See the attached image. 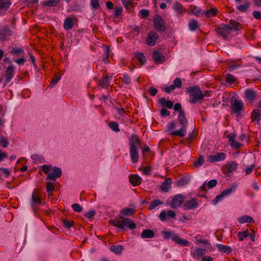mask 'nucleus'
<instances>
[{"instance_id":"obj_18","label":"nucleus","mask_w":261,"mask_h":261,"mask_svg":"<svg viewBox=\"0 0 261 261\" xmlns=\"http://www.w3.org/2000/svg\"><path fill=\"white\" fill-rule=\"evenodd\" d=\"M228 25H229L230 31L231 33L232 31L237 32L241 31L242 24L240 22L233 19H230L229 21Z\"/></svg>"},{"instance_id":"obj_57","label":"nucleus","mask_w":261,"mask_h":261,"mask_svg":"<svg viewBox=\"0 0 261 261\" xmlns=\"http://www.w3.org/2000/svg\"><path fill=\"white\" fill-rule=\"evenodd\" d=\"M173 86L175 88H181L182 87V82L180 78L176 77L173 81Z\"/></svg>"},{"instance_id":"obj_11","label":"nucleus","mask_w":261,"mask_h":261,"mask_svg":"<svg viewBox=\"0 0 261 261\" xmlns=\"http://www.w3.org/2000/svg\"><path fill=\"white\" fill-rule=\"evenodd\" d=\"M176 214L175 212L172 210L162 211L159 217L162 222L169 219V218L176 219Z\"/></svg>"},{"instance_id":"obj_31","label":"nucleus","mask_w":261,"mask_h":261,"mask_svg":"<svg viewBox=\"0 0 261 261\" xmlns=\"http://www.w3.org/2000/svg\"><path fill=\"white\" fill-rule=\"evenodd\" d=\"M238 221L240 224H243L245 223H251L254 222L253 218L247 215H244L239 217Z\"/></svg>"},{"instance_id":"obj_16","label":"nucleus","mask_w":261,"mask_h":261,"mask_svg":"<svg viewBox=\"0 0 261 261\" xmlns=\"http://www.w3.org/2000/svg\"><path fill=\"white\" fill-rule=\"evenodd\" d=\"M158 37V34L156 32H150L146 39V44L150 46H154Z\"/></svg>"},{"instance_id":"obj_42","label":"nucleus","mask_w":261,"mask_h":261,"mask_svg":"<svg viewBox=\"0 0 261 261\" xmlns=\"http://www.w3.org/2000/svg\"><path fill=\"white\" fill-rule=\"evenodd\" d=\"M110 47L108 46H106L104 50L103 57L102 59L103 62L106 64H108L109 63V58L110 56Z\"/></svg>"},{"instance_id":"obj_33","label":"nucleus","mask_w":261,"mask_h":261,"mask_svg":"<svg viewBox=\"0 0 261 261\" xmlns=\"http://www.w3.org/2000/svg\"><path fill=\"white\" fill-rule=\"evenodd\" d=\"M123 249V247L120 245H112L110 247V250L115 254H120Z\"/></svg>"},{"instance_id":"obj_51","label":"nucleus","mask_w":261,"mask_h":261,"mask_svg":"<svg viewBox=\"0 0 261 261\" xmlns=\"http://www.w3.org/2000/svg\"><path fill=\"white\" fill-rule=\"evenodd\" d=\"M204 156H202L201 155H200L198 160H197L194 162V167H195L196 168H199L201 166H202V165L204 163Z\"/></svg>"},{"instance_id":"obj_5","label":"nucleus","mask_w":261,"mask_h":261,"mask_svg":"<svg viewBox=\"0 0 261 261\" xmlns=\"http://www.w3.org/2000/svg\"><path fill=\"white\" fill-rule=\"evenodd\" d=\"M188 92L190 94L189 101L191 103H195L197 101L203 99L205 94L202 93L198 86L191 87L189 88Z\"/></svg>"},{"instance_id":"obj_49","label":"nucleus","mask_w":261,"mask_h":261,"mask_svg":"<svg viewBox=\"0 0 261 261\" xmlns=\"http://www.w3.org/2000/svg\"><path fill=\"white\" fill-rule=\"evenodd\" d=\"M189 181V179L187 177L184 176L178 180L177 184L178 186L181 187L187 185Z\"/></svg>"},{"instance_id":"obj_56","label":"nucleus","mask_w":261,"mask_h":261,"mask_svg":"<svg viewBox=\"0 0 261 261\" xmlns=\"http://www.w3.org/2000/svg\"><path fill=\"white\" fill-rule=\"evenodd\" d=\"M0 144L4 147H7L9 145V142L7 138L4 136L0 137Z\"/></svg>"},{"instance_id":"obj_64","label":"nucleus","mask_w":261,"mask_h":261,"mask_svg":"<svg viewBox=\"0 0 261 261\" xmlns=\"http://www.w3.org/2000/svg\"><path fill=\"white\" fill-rule=\"evenodd\" d=\"M54 191V186L51 182L48 181L46 183V192L48 193L53 192Z\"/></svg>"},{"instance_id":"obj_50","label":"nucleus","mask_w":261,"mask_h":261,"mask_svg":"<svg viewBox=\"0 0 261 261\" xmlns=\"http://www.w3.org/2000/svg\"><path fill=\"white\" fill-rule=\"evenodd\" d=\"M250 6L248 2L245 3L243 5L237 6V9L242 12H245L247 11Z\"/></svg>"},{"instance_id":"obj_59","label":"nucleus","mask_w":261,"mask_h":261,"mask_svg":"<svg viewBox=\"0 0 261 261\" xmlns=\"http://www.w3.org/2000/svg\"><path fill=\"white\" fill-rule=\"evenodd\" d=\"M123 12V9L122 7H116L115 10V13L114 14V18H118L122 15Z\"/></svg>"},{"instance_id":"obj_35","label":"nucleus","mask_w":261,"mask_h":261,"mask_svg":"<svg viewBox=\"0 0 261 261\" xmlns=\"http://www.w3.org/2000/svg\"><path fill=\"white\" fill-rule=\"evenodd\" d=\"M205 251L204 249L197 247L192 253V255L194 258H199L205 254Z\"/></svg>"},{"instance_id":"obj_7","label":"nucleus","mask_w":261,"mask_h":261,"mask_svg":"<svg viewBox=\"0 0 261 261\" xmlns=\"http://www.w3.org/2000/svg\"><path fill=\"white\" fill-rule=\"evenodd\" d=\"M153 24L154 29L158 32H164L166 30V26L164 21L162 17L159 15H156L153 19Z\"/></svg>"},{"instance_id":"obj_19","label":"nucleus","mask_w":261,"mask_h":261,"mask_svg":"<svg viewBox=\"0 0 261 261\" xmlns=\"http://www.w3.org/2000/svg\"><path fill=\"white\" fill-rule=\"evenodd\" d=\"M14 67L13 65H10L7 67L6 70V79L5 83H9L13 79L14 74Z\"/></svg>"},{"instance_id":"obj_8","label":"nucleus","mask_w":261,"mask_h":261,"mask_svg":"<svg viewBox=\"0 0 261 261\" xmlns=\"http://www.w3.org/2000/svg\"><path fill=\"white\" fill-rule=\"evenodd\" d=\"M217 33L224 39L226 40L228 37V35L231 33L229 25L224 23H221L217 28Z\"/></svg>"},{"instance_id":"obj_43","label":"nucleus","mask_w":261,"mask_h":261,"mask_svg":"<svg viewBox=\"0 0 261 261\" xmlns=\"http://www.w3.org/2000/svg\"><path fill=\"white\" fill-rule=\"evenodd\" d=\"M238 236L240 241H243L245 239L249 236V231L246 229L243 231H239L238 233Z\"/></svg>"},{"instance_id":"obj_21","label":"nucleus","mask_w":261,"mask_h":261,"mask_svg":"<svg viewBox=\"0 0 261 261\" xmlns=\"http://www.w3.org/2000/svg\"><path fill=\"white\" fill-rule=\"evenodd\" d=\"M129 181L133 186H137L142 183V179L138 175L132 174L129 176Z\"/></svg>"},{"instance_id":"obj_34","label":"nucleus","mask_w":261,"mask_h":261,"mask_svg":"<svg viewBox=\"0 0 261 261\" xmlns=\"http://www.w3.org/2000/svg\"><path fill=\"white\" fill-rule=\"evenodd\" d=\"M218 10L216 8H213L205 10L203 13L205 14L207 18L214 17L217 14Z\"/></svg>"},{"instance_id":"obj_60","label":"nucleus","mask_w":261,"mask_h":261,"mask_svg":"<svg viewBox=\"0 0 261 261\" xmlns=\"http://www.w3.org/2000/svg\"><path fill=\"white\" fill-rule=\"evenodd\" d=\"M122 3L126 9L133 6L134 4L133 0H122Z\"/></svg>"},{"instance_id":"obj_32","label":"nucleus","mask_w":261,"mask_h":261,"mask_svg":"<svg viewBox=\"0 0 261 261\" xmlns=\"http://www.w3.org/2000/svg\"><path fill=\"white\" fill-rule=\"evenodd\" d=\"M134 57L138 59L142 65L145 64L147 62L145 56L142 52L137 51L135 53Z\"/></svg>"},{"instance_id":"obj_9","label":"nucleus","mask_w":261,"mask_h":261,"mask_svg":"<svg viewBox=\"0 0 261 261\" xmlns=\"http://www.w3.org/2000/svg\"><path fill=\"white\" fill-rule=\"evenodd\" d=\"M184 199L185 196L181 194L175 195L170 202V207L172 208L179 207L183 203Z\"/></svg>"},{"instance_id":"obj_61","label":"nucleus","mask_w":261,"mask_h":261,"mask_svg":"<svg viewBox=\"0 0 261 261\" xmlns=\"http://www.w3.org/2000/svg\"><path fill=\"white\" fill-rule=\"evenodd\" d=\"M71 207L75 212L81 213L83 210L82 207L77 203H74L71 205Z\"/></svg>"},{"instance_id":"obj_26","label":"nucleus","mask_w":261,"mask_h":261,"mask_svg":"<svg viewBox=\"0 0 261 261\" xmlns=\"http://www.w3.org/2000/svg\"><path fill=\"white\" fill-rule=\"evenodd\" d=\"M159 103L163 107H165L169 109H172L174 106V101L167 100L165 97H162L159 99Z\"/></svg>"},{"instance_id":"obj_47","label":"nucleus","mask_w":261,"mask_h":261,"mask_svg":"<svg viewBox=\"0 0 261 261\" xmlns=\"http://www.w3.org/2000/svg\"><path fill=\"white\" fill-rule=\"evenodd\" d=\"M236 80V77L234 75H233L230 73H228L226 75L225 81L227 83H228L230 85H231V84L234 83Z\"/></svg>"},{"instance_id":"obj_13","label":"nucleus","mask_w":261,"mask_h":261,"mask_svg":"<svg viewBox=\"0 0 261 261\" xmlns=\"http://www.w3.org/2000/svg\"><path fill=\"white\" fill-rule=\"evenodd\" d=\"M42 201L39 193H36L35 192L32 195L30 204L33 210L38 207L41 204Z\"/></svg>"},{"instance_id":"obj_1","label":"nucleus","mask_w":261,"mask_h":261,"mask_svg":"<svg viewBox=\"0 0 261 261\" xmlns=\"http://www.w3.org/2000/svg\"><path fill=\"white\" fill-rule=\"evenodd\" d=\"M128 141L131 160L133 163H137L139 157L138 148L141 147V141L138 135L133 134L129 138Z\"/></svg>"},{"instance_id":"obj_52","label":"nucleus","mask_w":261,"mask_h":261,"mask_svg":"<svg viewBox=\"0 0 261 261\" xmlns=\"http://www.w3.org/2000/svg\"><path fill=\"white\" fill-rule=\"evenodd\" d=\"M109 127L115 132H119L120 131L119 124L117 122L112 121L110 122Z\"/></svg>"},{"instance_id":"obj_63","label":"nucleus","mask_w":261,"mask_h":261,"mask_svg":"<svg viewBox=\"0 0 261 261\" xmlns=\"http://www.w3.org/2000/svg\"><path fill=\"white\" fill-rule=\"evenodd\" d=\"M41 168L42 171L48 175V174H49V171L51 168V165H48L46 164H44L41 166Z\"/></svg>"},{"instance_id":"obj_6","label":"nucleus","mask_w":261,"mask_h":261,"mask_svg":"<svg viewBox=\"0 0 261 261\" xmlns=\"http://www.w3.org/2000/svg\"><path fill=\"white\" fill-rule=\"evenodd\" d=\"M257 92L252 88L245 89L244 93V98L246 102L253 103L257 98Z\"/></svg>"},{"instance_id":"obj_3","label":"nucleus","mask_w":261,"mask_h":261,"mask_svg":"<svg viewBox=\"0 0 261 261\" xmlns=\"http://www.w3.org/2000/svg\"><path fill=\"white\" fill-rule=\"evenodd\" d=\"M230 114H234L238 118L241 117V114L245 109L243 101L241 100H238L234 96H232L230 98Z\"/></svg>"},{"instance_id":"obj_10","label":"nucleus","mask_w":261,"mask_h":261,"mask_svg":"<svg viewBox=\"0 0 261 261\" xmlns=\"http://www.w3.org/2000/svg\"><path fill=\"white\" fill-rule=\"evenodd\" d=\"M52 172L47 175L46 179L55 181L57 178H60L62 174V169L58 167H53L51 168Z\"/></svg>"},{"instance_id":"obj_38","label":"nucleus","mask_w":261,"mask_h":261,"mask_svg":"<svg viewBox=\"0 0 261 261\" xmlns=\"http://www.w3.org/2000/svg\"><path fill=\"white\" fill-rule=\"evenodd\" d=\"M242 66L241 65L238 64L236 61H233L230 63L227 67V70L229 71H233L237 70Z\"/></svg>"},{"instance_id":"obj_28","label":"nucleus","mask_w":261,"mask_h":261,"mask_svg":"<svg viewBox=\"0 0 261 261\" xmlns=\"http://www.w3.org/2000/svg\"><path fill=\"white\" fill-rule=\"evenodd\" d=\"M216 247L218 248V250L226 254H228L232 251V249L229 246H225L221 244H217Z\"/></svg>"},{"instance_id":"obj_55","label":"nucleus","mask_w":261,"mask_h":261,"mask_svg":"<svg viewBox=\"0 0 261 261\" xmlns=\"http://www.w3.org/2000/svg\"><path fill=\"white\" fill-rule=\"evenodd\" d=\"M23 53V50L20 48H13L10 54L16 56H19L21 53Z\"/></svg>"},{"instance_id":"obj_27","label":"nucleus","mask_w":261,"mask_h":261,"mask_svg":"<svg viewBox=\"0 0 261 261\" xmlns=\"http://www.w3.org/2000/svg\"><path fill=\"white\" fill-rule=\"evenodd\" d=\"M187 126H181V127L176 130L172 131L170 133L171 136H179L183 137L185 136L187 131Z\"/></svg>"},{"instance_id":"obj_39","label":"nucleus","mask_w":261,"mask_h":261,"mask_svg":"<svg viewBox=\"0 0 261 261\" xmlns=\"http://www.w3.org/2000/svg\"><path fill=\"white\" fill-rule=\"evenodd\" d=\"M61 0H47L43 2V5L47 7H55L60 2Z\"/></svg>"},{"instance_id":"obj_2","label":"nucleus","mask_w":261,"mask_h":261,"mask_svg":"<svg viewBox=\"0 0 261 261\" xmlns=\"http://www.w3.org/2000/svg\"><path fill=\"white\" fill-rule=\"evenodd\" d=\"M111 224L117 227L119 230L125 231L127 228L133 230L136 228V224L129 218L121 217L120 219L111 220Z\"/></svg>"},{"instance_id":"obj_30","label":"nucleus","mask_w":261,"mask_h":261,"mask_svg":"<svg viewBox=\"0 0 261 261\" xmlns=\"http://www.w3.org/2000/svg\"><path fill=\"white\" fill-rule=\"evenodd\" d=\"M237 187V184L236 183H233L230 187L227 188L224 190L222 193L224 195L225 197L229 196L232 192H234Z\"/></svg>"},{"instance_id":"obj_29","label":"nucleus","mask_w":261,"mask_h":261,"mask_svg":"<svg viewBox=\"0 0 261 261\" xmlns=\"http://www.w3.org/2000/svg\"><path fill=\"white\" fill-rule=\"evenodd\" d=\"M154 237V232L152 230L149 229L144 230L141 234V237L142 239H151Z\"/></svg>"},{"instance_id":"obj_22","label":"nucleus","mask_w":261,"mask_h":261,"mask_svg":"<svg viewBox=\"0 0 261 261\" xmlns=\"http://www.w3.org/2000/svg\"><path fill=\"white\" fill-rule=\"evenodd\" d=\"M12 35V31L8 25L3 26L0 28V38L5 39L6 37Z\"/></svg>"},{"instance_id":"obj_44","label":"nucleus","mask_w":261,"mask_h":261,"mask_svg":"<svg viewBox=\"0 0 261 261\" xmlns=\"http://www.w3.org/2000/svg\"><path fill=\"white\" fill-rule=\"evenodd\" d=\"M122 81L126 85H129L132 83V81L130 76L127 74H123L122 76L120 77Z\"/></svg>"},{"instance_id":"obj_15","label":"nucleus","mask_w":261,"mask_h":261,"mask_svg":"<svg viewBox=\"0 0 261 261\" xmlns=\"http://www.w3.org/2000/svg\"><path fill=\"white\" fill-rule=\"evenodd\" d=\"M236 135L234 133H231L227 136L229 143L231 147L234 149H238L242 146V144L236 141L235 138Z\"/></svg>"},{"instance_id":"obj_24","label":"nucleus","mask_w":261,"mask_h":261,"mask_svg":"<svg viewBox=\"0 0 261 261\" xmlns=\"http://www.w3.org/2000/svg\"><path fill=\"white\" fill-rule=\"evenodd\" d=\"M172 183V179L170 178H167L162 182L160 186V190L165 192L167 193L169 191L171 188V185Z\"/></svg>"},{"instance_id":"obj_41","label":"nucleus","mask_w":261,"mask_h":261,"mask_svg":"<svg viewBox=\"0 0 261 261\" xmlns=\"http://www.w3.org/2000/svg\"><path fill=\"white\" fill-rule=\"evenodd\" d=\"M164 203V202L161 200L158 199H154L152 200V201L150 204L149 206H148V209L153 210L158 206L163 205Z\"/></svg>"},{"instance_id":"obj_37","label":"nucleus","mask_w":261,"mask_h":261,"mask_svg":"<svg viewBox=\"0 0 261 261\" xmlns=\"http://www.w3.org/2000/svg\"><path fill=\"white\" fill-rule=\"evenodd\" d=\"M73 27V20L71 17L66 18L64 22V28L65 30L71 29Z\"/></svg>"},{"instance_id":"obj_14","label":"nucleus","mask_w":261,"mask_h":261,"mask_svg":"<svg viewBox=\"0 0 261 261\" xmlns=\"http://www.w3.org/2000/svg\"><path fill=\"white\" fill-rule=\"evenodd\" d=\"M198 205V202L195 198H192L190 200L187 201L183 205V208L185 210H194Z\"/></svg>"},{"instance_id":"obj_45","label":"nucleus","mask_w":261,"mask_h":261,"mask_svg":"<svg viewBox=\"0 0 261 261\" xmlns=\"http://www.w3.org/2000/svg\"><path fill=\"white\" fill-rule=\"evenodd\" d=\"M190 9L191 10V12L196 16H200L201 14V9L200 8L191 6Z\"/></svg>"},{"instance_id":"obj_25","label":"nucleus","mask_w":261,"mask_h":261,"mask_svg":"<svg viewBox=\"0 0 261 261\" xmlns=\"http://www.w3.org/2000/svg\"><path fill=\"white\" fill-rule=\"evenodd\" d=\"M177 120L179 123L181 124V126H188V122L187 119L186 117L184 111H181L180 113H179L177 117Z\"/></svg>"},{"instance_id":"obj_17","label":"nucleus","mask_w":261,"mask_h":261,"mask_svg":"<svg viewBox=\"0 0 261 261\" xmlns=\"http://www.w3.org/2000/svg\"><path fill=\"white\" fill-rule=\"evenodd\" d=\"M251 119L252 122L259 124L261 120V110L258 109L253 110L251 114Z\"/></svg>"},{"instance_id":"obj_23","label":"nucleus","mask_w":261,"mask_h":261,"mask_svg":"<svg viewBox=\"0 0 261 261\" xmlns=\"http://www.w3.org/2000/svg\"><path fill=\"white\" fill-rule=\"evenodd\" d=\"M152 58L156 62L160 63H163L165 61V56L156 49L154 50L152 53Z\"/></svg>"},{"instance_id":"obj_12","label":"nucleus","mask_w":261,"mask_h":261,"mask_svg":"<svg viewBox=\"0 0 261 261\" xmlns=\"http://www.w3.org/2000/svg\"><path fill=\"white\" fill-rule=\"evenodd\" d=\"M226 158V154L224 152H217L215 155H210L208 157V161L210 163H213L223 161Z\"/></svg>"},{"instance_id":"obj_48","label":"nucleus","mask_w":261,"mask_h":261,"mask_svg":"<svg viewBox=\"0 0 261 261\" xmlns=\"http://www.w3.org/2000/svg\"><path fill=\"white\" fill-rule=\"evenodd\" d=\"M182 5L178 2H175L172 5V8L177 13H181L182 9Z\"/></svg>"},{"instance_id":"obj_53","label":"nucleus","mask_w":261,"mask_h":261,"mask_svg":"<svg viewBox=\"0 0 261 261\" xmlns=\"http://www.w3.org/2000/svg\"><path fill=\"white\" fill-rule=\"evenodd\" d=\"M135 211L131 208H125L122 210L121 214L125 216H130L134 214Z\"/></svg>"},{"instance_id":"obj_62","label":"nucleus","mask_w":261,"mask_h":261,"mask_svg":"<svg viewBox=\"0 0 261 261\" xmlns=\"http://www.w3.org/2000/svg\"><path fill=\"white\" fill-rule=\"evenodd\" d=\"M218 181L216 179H213L210 180L207 184V186L208 189H212L216 186Z\"/></svg>"},{"instance_id":"obj_36","label":"nucleus","mask_w":261,"mask_h":261,"mask_svg":"<svg viewBox=\"0 0 261 261\" xmlns=\"http://www.w3.org/2000/svg\"><path fill=\"white\" fill-rule=\"evenodd\" d=\"M111 77L106 75L102 78L99 82V86L101 88H106L109 85V81Z\"/></svg>"},{"instance_id":"obj_58","label":"nucleus","mask_w":261,"mask_h":261,"mask_svg":"<svg viewBox=\"0 0 261 261\" xmlns=\"http://www.w3.org/2000/svg\"><path fill=\"white\" fill-rule=\"evenodd\" d=\"M225 197L224 195L221 193L220 195H217L215 198L212 201V203L213 204L215 205L218 202L222 200Z\"/></svg>"},{"instance_id":"obj_20","label":"nucleus","mask_w":261,"mask_h":261,"mask_svg":"<svg viewBox=\"0 0 261 261\" xmlns=\"http://www.w3.org/2000/svg\"><path fill=\"white\" fill-rule=\"evenodd\" d=\"M238 167V164L235 161H231L227 163L225 166V169L227 173H231L235 171Z\"/></svg>"},{"instance_id":"obj_40","label":"nucleus","mask_w":261,"mask_h":261,"mask_svg":"<svg viewBox=\"0 0 261 261\" xmlns=\"http://www.w3.org/2000/svg\"><path fill=\"white\" fill-rule=\"evenodd\" d=\"M199 27L198 21L194 19L190 20L189 23V28L190 31H195Z\"/></svg>"},{"instance_id":"obj_54","label":"nucleus","mask_w":261,"mask_h":261,"mask_svg":"<svg viewBox=\"0 0 261 261\" xmlns=\"http://www.w3.org/2000/svg\"><path fill=\"white\" fill-rule=\"evenodd\" d=\"M150 12L147 9H142L140 10L139 15H140L141 17L143 19H145L148 17L149 15Z\"/></svg>"},{"instance_id":"obj_46","label":"nucleus","mask_w":261,"mask_h":261,"mask_svg":"<svg viewBox=\"0 0 261 261\" xmlns=\"http://www.w3.org/2000/svg\"><path fill=\"white\" fill-rule=\"evenodd\" d=\"M63 226L67 229H69L74 225V221L73 220H68L65 219L62 220Z\"/></svg>"},{"instance_id":"obj_4","label":"nucleus","mask_w":261,"mask_h":261,"mask_svg":"<svg viewBox=\"0 0 261 261\" xmlns=\"http://www.w3.org/2000/svg\"><path fill=\"white\" fill-rule=\"evenodd\" d=\"M161 234L165 240H168L171 239L172 241L182 247L189 246L190 245L188 241L181 239L177 234L174 233L173 231L163 230L161 232Z\"/></svg>"}]
</instances>
